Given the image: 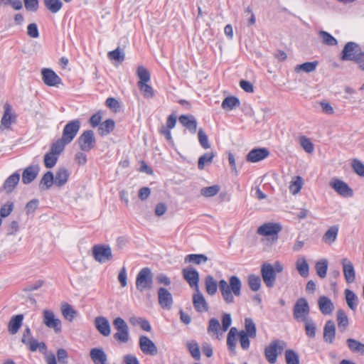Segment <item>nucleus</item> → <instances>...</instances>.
<instances>
[{"label":"nucleus","instance_id":"1","mask_svg":"<svg viewBox=\"0 0 364 364\" xmlns=\"http://www.w3.org/2000/svg\"><path fill=\"white\" fill-rule=\"evenodd\" d=\"M218 287L223 299L228 304L234 303V296H240L241 294L242 283L237 276H231L229 284L225 280L221 279Z\"/></svg>","mask_w":364,"mask_h":364},{"label":"nucleus","instance_id":"2","mask_svg":"<svg viewBox=\"0 0 364 364\" xmlns=\"http://www.w3.org/2000/svg\"><path fill=\"white\" fill-rule=\"evenodd\" d=\"M287 346L286 342L282 340H274L264 348V356L270 364H274L277 360L278 355L282 354Z\"/></svg>","mask_w":364,"mask_h":364},{"label":"nucleus","instance_id":"3","mask_svg":"<svg viewBox=\"0 0 364 364\" xmlns=\"http://www.w3.org/2000/svg\"><path fill=\"white\" fill-rule=\"evenodd\" d=\"M153 285V273L150 268H142L136 278V287L140 291L143 292L146 289L152 288Z\"/></svg>","mask_w":364,"mask_h":364},{"label":"nucleus","instance_id":"4","mask_svg":"<svg viewBox=\"0 0 364 364\" xmlns=\"http://www.w3.org/2000/svg\"><path fill=\"white\" fill-rule=\"evenodd\" d=\"M310 306L304 298H299L293 307L294 318L298 322H303L309 318Z\"/></svg>","mask_w":364,"mask_h":364},{"label":"nucleus","instance_id":"5","mask_svg":"<svg viewBox=\"0 0 364 364\" xmlns=\"http://www.w3.org/2000/svg\"><path fill=\"white\" fill-rule=\"evenodd\" d=\"M361 48L360 46L355 42L347 43L342 52L341 60L343 61L352 60L355 63H360Z\"/></svg>","mask_w":364,"mask_h":364},{"label":"nucleus","instance_id":"6","mask_svg":"<svg viewBox=\"0 0 364 364\" xmlns=\"http://www.w3.org/2000/svg\"><path fill=\"white\" fill-rule=\"evenodd\" d=\"M113 326L117 331L113 335L114 338L119 343H127L129 339V327L127 323L121 317H117L113 321Z\"/></svg>","mask_w":364,"mask_h":364},{"label":"nucleus","instance_id":"7","mask_svg":"<svg viewBox=\"0 0 364 364\" xmlns=\"http://www.w3.org/2000/svg\"><path fill=\"white\" fill-rule=\"evenodd\" d=\"M77 143L81 151L88 152L92 150L96 144L95 134L92 130H86L77 139Z\"/></svg>","mask_w":364,"mask_h":364},{"label":"nucleus","instance_id":"8","mask_svg":"<svg viewBox=\"0 0 364 364\" xmlns=\"http://www.w3.org/2000/svg\"><path fill=\"white\" fill-rule=\"evenodd\" d=\"M80 121L79 119H75L70 121L64 127L63 130L62 139L65 143L70 144L74 138L76 136L80 129Z\"/></svg>","mask_w":364,"mask_h":364},{"label":"nucleus","instance_id":"9","mask_svg":"<svg viewBox=\"0 0 364 364\" xmlns=\"http://www.w3.org/2000/svg\"><path fill=\"white\" fill-rule=\"evenodd\" d=\"M92 254L95 259L100 263H104L112 259V250L109 245H95L92 247Z\"/></svg>","mask_w":364,"mask_h":364},{"label":"nucleus","instance_id":"10","mask_svg":"<svg viewBox=\"0 0 364 364\" xmlns=\"http://www.w3.org/2000/svg\"><path fill=\"white\" fill-rule=\"evenodd\" d=\"M43 323L49 328H53L56 333L61 332V321L55 318L54 313L48 309L43 311Z\"/></svg>","mask_w":364,"mask_h":364},{"label":"nucleus","instance_id":"11","mask_svg":"<svg viewBox=\"0 0 364 364\" xmlns=\"http://www.w3.org/2000/svg\"><path fill=\"white\" fill-rule=\"evenodd\" d=\"M329 186L343 197H351L353 195V191L348 185L338 178H333L329 183Z\"/></svg>","mask_w":364,"mask_h":364},{"label":"nucleus","instance_id":"12","mask_svg":"<svg viewBox=\"0 0 364 364\" xmlns=\"http://www.w3.org/2000/svg\"><path fill=\"white\" fill-rule=\"evenodd\" d=\"M261 274L266 286L269 288L273 287L276 280V273L272 264L264 263L261 267Z\"/></svg>","mask_w":364,"mask_h":364},{"label":"nucleus","instance_id":"13","mask_svg":"<svg viewBox=\"0 0 364 364\" xmlns=\"http://www.w3.org/2000/svg\"><path fill=\"white\" fill-rule=\"evenodd\" d=\"M184 279L188 283L191 288L195 290L199 289V273L192 267H188L182 270Z\"/></svg>","mask_w":364,"mask_h":364},{"label":"nucleus","instance_id":"14","mask_svg":"<svg viewBox=\"0 0 364 364\" xmlns=\"http://www.w3.org/2000/svg\"><path fill=\"white\" fill-rule=\"evenodd\" d=\"M158 302L163 309H170L173 304L171 292L166 288L160 287L158 289Z\"/></svg>","mask_w":364,"mask_h":364},{"label":"nucleus","instance_id":"15","mask_svg":"<svg viewBox=\"0 0 364 364\" xmlns=\"http://www.w3.org/2000/svg\"><path fill=\"white\" fill-rule=\"evenodd\" d=\"M42 80L45 85L50 87H56L62 83L61 78L50 68L41 70Z\"/></svg>","mask_w":364,"mask_h":364},{"label":"nucleus","instance_id":"16","mask_svg":"<svg viewBox=\"0 0 364 364\" xmlns=\"http://www.w3.org/2000/svg\"><path fill=\"white\" fill-rule=\"evenodd\" d=\"M139 347L141 350L146 355H156L158 353L157 347L154 343L146 336L139 337Z\"/></svg>","mask_w":364,"mask_h":364},{"label":"nucleus","instance_id":"17","mask_svg":"<svg viewBox=\"0 0 364 364\" xmlns=\"http://www.w3.org/2000/svg\"><path fill=\"white\" fill-rule=\"evenodd\" d=\"M282 230V226L279 223H267L259 226L257 230V233L262 236L277 235Z\"/></svg>","mask_w":364,"mask_h":364},{"label":"nucleus","instance_id":"18","mask_svg":"<svg viewBox=\"0 0 364 364\" xmlns=\"http://www.w3.org/2000/svg\"><path fill=\"white\" fill-rule=\"evenodd\" d=\"M269 155V151L267 148H255L247 154L246 160L251 163H256L267 158Z\"/></svg>","mask_w":364,"mask_h":364},{"label":"nucleus","instance_id":"19","mask_svg":"<svg viewBox=\"0 0 364 364\" xmlns=\"http://www.w3.org/2000/svg\"><path fill=\"white\" fill-rule=\"evenodd\" d=\"M193 304L198 312H205L208 310V303L199 289L195 290L193 295Z\"/></svg>","mask_w":364,"mask_h":364},{"label":"nucleus","instance_id":"20","mask_svg":"<svg viewBox=\"0 0 364 364\" xmlns=\"http://www.w3.org/2000/svg\"><path fill=\"white\" fill-rule=\"evenodd\" d=\"M4 113L1 120V129L10 128L11 124L16 121V115L11 113V106L6 103L4 106Z\"/></svg>","mask_w":364,"mask_h":364},{"label":"nucleus","instance_id":"21","mask_svg":"<svg viewBox=\"0 0 364 364\" xmlns=\"http://www.w3.org/2000/svg\"><path fill=\"white\" fill-rule=\"evenodd\" d=\"M207 331L213 338L215 339H220L224 333L219 321L215 318L209 320Z\"/></svg>","mask_w":364,"mask_h":364},{"label":"nucleus","instance_id":"22","mask_svg":"<svg viewBox=\"0 0 364 364\" xmlns=\"http://www.w3.org/2000/svg\"><path fill=\"white\" fill-rule=\"evenodd\" d=\"M95 326L104 336H109L111 333V326L108 319L104 316H97L95 319Z\"/></svg>","mask_w":364,"mask_h":364},{"label":"nucleus","instance_id":"23","mask_svg":"<svg viewBox=\"0 0 364 364\" xmlns=\"http://www.w3.org/2000/svg\"><path fill=\"white\" fill-rule=\"evenodd\" d=\"M40 168L38 165H31L26 167L22 173V182L29 184L37 177Z\"/></svg>","mask_w":364,"mask_h":364},{"label":"nucleus","instance_id":"24","mask_svg":"<svg viewBox=\"0 0 364 364\" xmlns=\"http://www.w3.org/2000/svg\"><path fill=\"white\" fill-rule=\"evenodd\" d=\"M343 275L347 283H352L355 279V272L351 262L347 258L342 259Z\"/></svg>","mask_w":364,"mask_h":364},{"label":"nucleus","instance_id":"25","mask_svg":"<svg viewBox=\"0 0 364 364\" xmlns=\"http://www.w3.org/2000/svg\"><path fill=\"white\" fill-rule=\"evenodd\" d=\"M336 336V326L332 320L326 322L323 327V341L328 343H333Z\"/></svg>","mask_w":364,"mask_h":364},{"label":"nucleus","instance_id":"26","mask_svg":"<svg viewBox=\"0 0 364 364\" xmlns=\"http://www.w3.org/2000/svg\"><path fill=\"white\" fill-rule=\"evenodd\" d=\"M319 310L324 315H329L332 313L334 306L331 300L326 296H321L318 299Z\"/></svg>","mask_w":364,"mask_h":364},{"label":"nucleus","instance_id":"27","mask_svg":"<svg viewBox=\"0 0 364 364\" xmlns=\"http://www.w3.org/2000/svg\"><path fill=\"white\" fill-rule=\"evenodd\" d=\"M70 176V173L65 167L59 168L54 176V184L58 187L64 186Z\"/></svg>","mask_w":364,"mask_h":364},{"label":"nucleus","instance_id":"28","mask_svg":"<svg viewBox=\"0 0 364 364\" xmlns=\"http://www.w3.org/2000/svg\"><path fill=\"white\" fill-rule=\"evenodd\" d=\"M178 119L180 123L186 127L191 133H196L198 123L193 115H181Z\"/></svg>","mask_w":364,"mask_h":364},{"label":"nucleus","instance_id":"29","mask_svg":"<svg viewBox=\"0 0 364 364\" xmlns=\"http://www.w3.org/2000/svg\"><path fill=\"white\" fill-rule=\"evenodd\" d=\"M239 331L237 328L232 327L227 336V346L228 350L232 353L236 352L237 336H238Z\"/></svg>","mask_w":364,"mask_h":364},{"label":"nucleus","instance_id":"30","mask_svg":"<svg viewBox=\"0 0 364 364\" xmlns=\"http://www.w3.org/2000/svg\"><path fill=\"white\" fill-rule=\"evenodd\" d=\"M90 358L95 364H105L107 360L106 353L101 348H92L90 350Z\"/></svg>","mask_w":364,"mask_h":364},{"label":"nucleus","instance_id":"31","mask_svg":"<svg viewBox=\"0 0 364 364\" xmlns=\"http://www.w3.org/2000/svg\"><path fill=\"white\" fill-rule=\"evenodd\" d=\"M23 319V314H18L11 317L8 324V330L11 334L14 335L18 332L22 325Z\"/></svg>","mask_w":364,"mask_h":364},{"label":"nucleus","instance_id":"32","mask_svg":"<svg viewBox=\"0 0 364 364\" xmlns=\"http://www.w3.org/2000/svg\"><path fill=\"white\" fill-rule=\"evenodd\" d=\"M338 232V225H333L330 227L323 235L322 241L326 244L331 245L336 240Z\"/></svg>","mask_w":364,"mask_h":364},{"label":"nucleus","instance_id":"33","mask_svg":"<svg viewBox=\"0 0 364 364\" xmlns=\"http://www.w3.org/2000/svg\"><path fill=\"white\" fill-rule=\"evenodd\" d=\"M20 179V175L18 173H14L6 178L4 183V189L7 193H10L13 191L14 188L18 184Z\"/></svg>","mask_w":364,"mask_h":364},{"label":"nucleus","instance_id":"34","mask_svg":"<svg viewBox=\"0 0 364 364\" xmlns=\"http://www.w3.org/2000/svg\"><path fill=\"white\" fill-rule=\"evenodd\" d=\"M54 176L51 171H47L41 178L39 188L41 191L49 189L54 184Z\"/></svg>","mask_w":364,"mask_h":364},{"label":"nucleus","instance_id":"35","mask_svg":"<svg viewBox=\"0 0 364 364\" xmlns=\"http://www.w3.org/2000/svg\"><path fill=\"white\" fill-rule=\"evenodd\" d=\"M208 260V257L203 254H190L184 258L185 263H193L197 265L205 263Z\"/></svg>","mask_w":364,"mask_h":364},{"label":"nucleus","instance_id":"36","mask_svg":"<svg viewBox=\"0 0 364 364\" xmlns=\"http://www.w3.org/2000/svg\"><path fill=\"white\" fill-rule=\"evenodd\" d=\"M115 127L113 119H109L101 123L98 128V133L101 136H106L112 132Z\"/></svg>","mask_w":364,"mask_h":364},{"label":"nucleus","instance_id":"37","mask_svg":"<svg viewBox=\"0 0 364 364\" xmlns=\"http://www.w3.org/2000/svg\"><path fill=\"white\" fill-rule=\"evenodd\" d=\"M205 287L207 294L210 296H213L216 294L218 290V284L213 276L208 275L205 277Z\"/></svg>","mask_w":364,"mask_h":364},{"label":"nucleus","instance_id":"38","mask_svg":"<svg viewBox=\"0 0 364 364\" xmlns=\"http://www.w3.org/2000/svg\"><path fill=\"white\" fill-rule=\"evenodd\" d=\"M318 65V62L316 60L313 62H306L300 65H297L294 68V71L296 73H299L301 71L306 73H312L316 69Z\"/></svg>","mask_w":364,"mask_h":364},{"label":"nucleus","instance_id":"39","mask_svg":"<svg viewBox=\"0 0 364 364\" xmlns=\"http://www.w3.org/2000/svg\"><path fill=\"white\" fill-rule=\"evenodd\" d=\"M296 267L301 277H306L309 275V267L304 257H300L296 260Z\"/></svg>","mask_w":364,"mask_h":364},{"label":"nucleus","instance_id":"40","mask_svg":"<svg viewBox=\"0 0 364 364\" xmlns=\"http://www.w3.org/2000/svg\"><path fill=\"white\" fill-rule=\"evenodd\" d=\"M215 156V153L213 151H210L200 156L198 161V169L203 170L206 165L210 164L213 162Z\"/></svg>","mask_w":364,"mask_h":364},{"label":"nucleus","instance_id":"41","mask_svg":"<svg viewBox=\"0 0 364 364\" xmlns=\"http://www.w3.org/2000/svg\"><path fill=\"white\" fill-rule=\"evenodd\" d=\"M240 105V100L237 97L234 96L227 97L222 102V107L224 109L232 110L235 107H239Z\"/></svg>","mask_w":364,"mask_h":364},{"label":"nucleus","instance_id":"42","mask_svg":"<svg viewBox=\"0 0 364 364\" xmlns=\"http://www.w3.org/2000/svg\"><path fill=\"white\" fill-rule=\"evenodd\" d=\"M347 345L350 350L353 353H360L364 354V344L360 341L353 339L348 338L346 341Z\"/></svg>","mask_w":364,"mask_h":364},{"label":"nucleus","instance_id":"43","mask_svg":"<svg viewBox=\"0 0 364 364\" xmlns=\"http://www.w3.org/2000/svg\"><path fill=\"white\" fill-rule=\"evenodd\" d=\"M46 8L52 14L58 13L63 7V3L60 0H44Z\"/></svg>","mask_w":364,"mask_h":364},{"label":"nucleus","instance_id":"44","mask_svg":"<svg viewBox=\"0 0 364 364\" xmlns=\"http://www.w3.org/2000/svg\"><path fill=\"white\" fill-rule=\"evenodd\" d=\"M346 301L348 307L354 311L358 305V297L351 290L347 289L345 290Z\"/></svg>","mask_w":364,"mask_h":364},{"label":"nucleus","instance_id":"45","mask_svg":"<svg viewBox=\"0 0 364 364\" xmlns=\"http://www.w3.org/2000/svg\"><path fill=\"white\" fill-rule=\"evenodd\" d=\"M247 335L250 336L251 338H255L257 336L256 325L251 318H245V331Z\"/></svg>","mask_w":364,"mask_h":364},{"label":"nucleus","instance_id":"46","mask_svg":"<svg viewBox=\"0 0 364 364\" xmlns=\"http://www.w3.org/2000/svg\"><path fill=\"white\" fill-rule=\"evenodd\" d=\"M318 36L321 39V42L323 44L328 46H333L337 45L338 41L337 40L331 36L329 33L321 31L318 32Z\"/></svg>","mask_w":364,"mask_h":364},{"label":"nucleus","instance_id":"47","mask_svg":"<svg viewBox=\"0 0 364 364\" xmlns=\"http://www.w3.org/2000/svg\"><path fill=\"white\" fill-rule=\"evenodd\" d=\"M303 322L304 323L306 335L310 338H315L316 333V326L315 322L311 318Z\"/></svg>","mask_w":364,"mask_h":364},{"label":"nucleus","instance_id":"48","mask_svg":"<svg viewBox=\"0 0 364 364\" xmlns=\"http://www.w3.org/2000/svg\"><path fill=\"white\" fill-rule=\"evenodd\" d=\"M337 322L338 327L342 328L341 331H345L348 326V318L346 312L342 309H339L337 311Z\"/></svg>","mask_w":364,"mask_h":364},{"label":"nucleus","instance_id":"49","mask_svg":"<svg viewBox=\"0 0 364 364\" xmlns=\"http://www.w3.org/2000/svg\"><path fill=\"white\" fill-rule=\"evenodd\" d=\"M61 311L63 317L70 321H72L75 316L76 311L72 308V306L65 303L62 305Z\"/></svg>","mask_w":364,"mask_h":364},{"label":"nucleus","instance_id":"50","mask_svg":"<svg viewBox=\"0 0 364 364\" xmlns=\"http://www.w3.org/2000/svg\"><path fill=\"white\" fill-rule=\"evenodd\" d=\"M316 273L320 278H325L328 270V261L322 259L316 263Z\"/></svg>","mask_w":364,"mask_h":364},{"label":"nucleus","instance_id":"51","mask_svg":"<svg viewBox=\"0 0 364 364\" xmlns=\"http://www.w3.org/2000/svg\"><path fill=\"white\" fill-rule=\"evenodd\" d=\"M220 190V187L218 185H213L211 186L203 188L200 190V193L204 197L209 198L217 195Z\"/></svg>","mask_w":364,"mask_h":364},{"label":"nucleus","instance_id":"52","mask_svg":"<svg viewBox=\"0 0 364 364\" xmlns=\"http://www.w3.org/2000/svg\"><path fill=\"white\" fill-rule=\"evenodd\" d=\"M285 360L287 364H299V355L291 349H288L286 350Z\"/></svg>","mask_w":364,"mask_h":364},{"label":"nucleus","instance_id":"53","mask_svg":"<svg viewBox=\"0 0 364 364\" xmlns=\"http://www.w3.org/2000/svg\"><path fill=\"white\" fill-rule=\"evenodd\" d=\"M66 144H68V143H65V141H63V139L60 138L56 142L52 144L50 151L49 152L55 156H58L63 151Z\"/></svg>","mask_w":364,"mask_h":364},{"label":"nucleus","instance_id":"54","mask_svg":"<svg viewBox=\"0 0 364 364\" xmlns=\"http://www.w3.org/2000/svg\"><path fill=\"white\" fill-rule=\"evenodd\" d=\"M248 284L250 288L254 291H257L259 289L261 286V279L260 277L257 275L250 274L248 277Z\"/></svg>","mask_w":364,"mask_h":364},{"label":"nucleus","instance_id":"55","mask_svg":"<svg viewBox=\"0 0 364 364\" xmlns=\"http://www.w3.org/2000/svg\"><path fill=\"white\" fill-rule=\"evenodd\" d=\"M138 86L145 98H151L154 95V91L152 87L147 82L138 83Z\"/></svg>","mask_w":364,"mask_h":364},{"label":"nucleus","instance_id":"56","mask_svg":"<svg viewBox=\"0 0 364 364\" xmlns=\"http://www.w3.org/2000/svg\"><path fill=\"white\" fill-rule=\"evenodd\" d=\"M187 347L193 358L197 360H200V351L198 344L195 341L188 342L187 343Z\"/></svg>","mask_w":364,"mask_h":364},{"label":"nucleus","instance_id":"57","mask_svg":"<svg viewBox=\"0 0 364 364\" xmlns=\"http://www.w3.org/2000/svg\"><path fill=\"white\" fill-rule=\"evenodd\" d=\"M239 341L241 348L243 350H247L250 346V336L247 335L244 330L240 331L238 333Z\"/></svg>","mask_w":364,"mask_h":364},{"label":"nucleus","instance_id":"58","mask_svg":"<svg viewBox=\"0 0 364 364\" xmlns=\"http://www.w3.org/2000/svg\"><path fill=\"white\" fill-rule=\"evenodd\" d=\"M137 76L139 78L138 83L148 82L150 80V73L149 70L143 66L138 67Z\"/></svg>","mask_w":364,"mask_h":364},{"label":"nucleus","instance_id":"59","mask_svg":"<svg viewBox=\"0 0 364 364\" xmlns=\"http://www.w3.org/2000/svg\"><path fill=\"white\" fill-rule=\"evenodd\" d=\"M299 142L301 146L306 152L311 154L314 151V144L309 138L305 136H302L299 138Z\"/></svg>","mask_w":364,"mask_h":364},{"label":"nucleus","instance_id":"60","mask_svg":"<svg viewBox=\"0 0 364 364\" xmlns=\"http://www.w3.org/2000/svg\"><path fill=\"white\" fill-rule=\"evenodd\" d=\"M58 161V156L48 152L44 156V165L48 168H53Z\"/></svg>","mask_w":364,"mask_h":364},{"label":"nucleus","instance_id":"61","mask_svg":"<svg viewBox=\"0 0 364 364\" xmlns=\"http://www.w3.org/2000/svg\"><path fill=\"white\" fill-rule=\"evenodd\" d=\"M198 141L200 146L203 149H209L210 147V144L208 141V138L207 134L205 133L203 129H200L198 132Z\"/></svg>","mask_w":364,"mask_h":364},{"label":"nucleus","instance_id":"62","mask_svg":"<svg viewBox=\"0 0 364 364\" xmlns=\"http://www.w3.org/2000/svg\"><path fill=\"white\" fill-rule=\"evenodd\" d=\"M14 209V203L8 201L5 204L2 205L0 208V217L6 218L9 216Z\"/></svg>","mask_w":364,"mask_h":364},{"label":"nucleus","instance_id":"63","mask_svg":"<svg viewBox=\"0 0 364 364\" xmlns=\"http://www.w3.org/2000/svg\"><path fill=\"white\" fill-rule=\"evenodd\" d=\"M302 178L300 176H297L296 180L292 181L290 184L289 189L291 192L295 195L298 193L302 187Z\"/></svg>","mask_w":364,"mask_h":364},{"label":"nucleus","instance_id":"64","mask_svg":"<svg viewBox=\"0 0 364 364\" xmlns=\"http://www.w3.org/2000/svg\"><path fill=\"white\" fill-rule=\"evenodd\" d=\"M353 171L360 176H364V165L358 159H354L352 162Z\"/></svg>","mask_w":364,"mask_h":364}]
</instances>
